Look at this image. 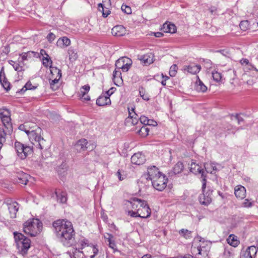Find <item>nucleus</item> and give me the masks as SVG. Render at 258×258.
Here are the masks:
<instances>
[{
    "mask_svg": "<svg viewBox=\"0 0 258 258\" xmlns=\"http://www.w3.org/2000/svg\"><path fill=\"white\" fill-rule=\"evenodd\" d=\"M57 237L65 246H69L73 241L75 231L72 223L68 220H58L53 223Z\"/></svg>",
    "mask_w": 258,
    "mask_h": 258,
    "instance_id": "nucleus-1",
    "label": "nucleus"
},
{
    "mask_svg": "<svg viewBox=\"0 0 258 258\" xmlns=\"http://www.w3.org/2000/svg\"><path fill=\"white\" fill-rule=\"evenodd\" d=\"M19 129L27 134L32 144L37 148L41 150L45 147V141L41 137V129L35 123L26 122L21 124Z\"/></svg>",
    "mask_w": 258,
    "mask_h": 258,
    "instance_id": "nucleus-2",
    "label": "nucleus"
},
{
    "mask_svg": "<svg viewBox=\"0 0 258 258\" xmlns=\"http://www.w3.org/2000/svg\"><path fill=\"white\" fill-rule=\"evenodd\" d=\"M148 177L151 182L153 187L158 190L162 191L167 186L168 181L166 176L160 172L156 166H151L147 169Z\"/></svg>",
    "mask_w": 258,
    "mask_h": 258,
    "instance_id": "nucleus-3",
    "label": "nucleus"
},
{
    "mask_svg": "<svg viewBox=\"0 0 258 258\" xmlns=\"http://www.w3.org/2000/svg\"><path fill=\"white\" fill-rule=\"evenodd\" d=\"M43 224L38 219L32 218L26 221L23 224V231L30 236H36L42 231Z\"/></svg>",
    "mask_w": 258,
    "mask_h": 258,
    "instance_id": "nucleus-4",
    "label": "nucleus"
},
{
    "mask_svg": "<svg viewBox=\"0 0 258 258\" xmlns=\"http://www.w3.org/2000/svg\"><path fill=\"white\" fill-rule=\"evenodd\" d=\"M14 235L18 251L22 254L26 253L31 246L30 240L21 233L15 232Z\"/></svg>",
    "mask_w": 258,
    "mask_h": 258,
    "instance_id": "nucleus-5",
    "label": "nucleus"
},
{
    "mask_svg": "<svg viewBox=\"0 0 258 258\" xmlns=\"http://www.w3.org/2000/svg\"><path fill=\"white\" fill-rule=\"evenodd\" d=\"M143 204L140 205V208L138 209V212L133 211H128V215L132 217H141L142 218H147L150 216L151 209L149 208L147 202L143 201Z\"/></svg>",
    "mask_w": 258,
    "mask_h": 258,
    "instance_id": "nucleus-6",
    "label": "nucleus"
},
{
    "mask_svg": "<svg viewBox=\"0 0 258 258\" xmlns=\"http://www.w3.org/2000/svg\"><path fill=\"white\" fill-rule=\"evenodd\" d=\"M15 147L18 156L21 159H25L32 152V149L30 146H24L18 142L15 143Z\"/></svg>",
    "mask_w": 258,
    "mask_h": 258,
    "instance_id": "nucleus-7",
    "label": "nucleus"
},
{
    "mask_svg": "<svg viewBox=\"0 0 258 258\" xmlns=\"http://www.w3.org/2000/svg\"><path fill=\"white\" fill-rule=\"evenodd\" d=\"M132 64V60L127 57H122L116 60L115 67L117 69H121L123 72H127Z\"/></svg>",
    "mask_w": 258,
    "mask_h": 258,
    "instance_id": "nucleus-8",
    "label": "nucleus"
},
{
    "mask_svg": "<svg viewBox=\"0 0 258 258\" xmlns=\"http://www.w3.org/2000/svg\"><path fill=\"white\" fill-rule=\"evenodd\" d=\"M143 201L138 198H134L130 201H126L124 204L125 212L127 214L128 210L138 212V207H140Z\"/></svg>",
    "mask_w": 258,
    "mask_h": 258,
    "instance_id": "nucleus-9",
    "label": "nucleus"
},
{
    "mask_svg": "<svg viewBox=\"0 0 258 258\" xmlns=\"http://www.w3.org/2000/svg\"><path fill=\"white\" fill-rule=\"evenodd\" d=\"M128 116L125 119V124L127 126H131L139 124L138 116L135 112V108L133 107H128Z\"/></svg>",
    "mask_w": 258,
    "mask_h": 258,
    "instance_id": "nucleus-10",
    "label": "nucleus"
},
{
    "mask_svg": "<svg viewBox=\"0 0 258 258\" xmlns=\"http://www.w3.org/2000/svg\"><path fill=\"white\" fill-rule=\"evenodd\" d=\"M0 118L4 125L7 128L11 127L10 112L7 109H0Z\"/></svg>",
    "mask_w": 258,
    "mask_h": 258,
    "instance_id": "nucleus-11",
    "label": "nucleus"
},
{
    "mask_svg": "<svg viewBox=\"0 0 258 258\" xmlns=\"http://www.w3.org/2000/svg\"><path fill=\"white\" fill-rule=\"evenodd\" d=\"M84 252L86 253V256L87 258H93L98 252L97 245L89 244L86 246Z\"/></svg>",
    "mask_w": 258,
    "mask_h": 258,
    "instance_id": "nucleus-12",
    "label": "nucleus"
},
{
    "mask_svg": "<svg viewBox=\"0 0 258 258\" xmlns=\"http://www.w3.org/2000/svg\"><path fill=\"white\" fill-rule=\"evenodd\" d=\"M257 251V248L255 246H249L244 251L242 252L240 258H253Z\"/></svg>",
    "mask_w": 258,
    "mask_h": 258,
    "instance_id": "nucleus-13",
    "label": "nucleus"
},
{
    "mask_svg": "<svg viewBox=\"0 0 258 258\" xmlns=\"http://www.w3.org/2000/svg\"><path fill=\"white\" fill-rule=\"evenodd\" d=\"M90 87L88 85L82 86L78 93L79 97L80 99L84 101H89L90 100V96L88 95V93L90 91Z\"/></svg>",
    "mask_w": 258,
    "mask_h": 258,
    "instance_id": "nucleus-14",
    "label": "nucleus"
},
{
    "mask_svg": "<svg viewBox=\"0 0 258 258\" xmlns=\"http://www.w3.org/2000/svg\"><path fill=\"white\" fill-rule=\"evenodd\" d=\"M212 192L208 191L207 192H203V193L199 196L200 203L205 206H208L212 202Z\"/></svg>",
    "mask_w": 258,
    "mask_h": 258,
    "instance_id": "nucleus-15",
    "label": "nucleus"
},
{
    "mask_svg": "<svg viewBox=\"0 0 258 258\" xmlns=\"http://www.w3.org/2000/svg\"><path fill=\"white\" fill-rule=\"evenodd\" d=\"M145 160L144 155L140 152L134 154L131 157V162L134 164H142L145 162Z\"/></svg>",
    "mask_w": 258,
    "mask_h": 258,
    "instance_id": "nucleus-16",
    "label": "nucleus"
},
{
    "mask_svg": "<svg viewBox=\"0 0 258 258\" xmlns=\"http://www.w3.org/2000/svg\"><path fill=\"white\" fill-rule=\"evenodd\" d=\"M126 29L122 25L115 26L111 30L112 35L116 37L123 36L126 34Z\"/></svg>",
    "mask_w": 258,
    "mask_h": 258,
    "instance_id": "nucleus-17",
    "label": "nucleus"
},
{
    "mask_svg": "<svg viewBox=\"0 0 258 258\" xmlns=\"http://www.w3.org/2000/svg\"><path fill=\"white\" fill-rule=\"evenodd\" d=\"M139 59L145 65H149L154 61V55L152 53H149L145 55L139 56Z\"/></svg>",
    "mask_w": 258,
    "mask_h": 258,
    "instance_id": "nucleus-18",
    "label": "nucleus"
},
{
    "mask_svg": "<svg viewBox=\"0 0 258 258\" xmlns=\"http://www.w3.org/2000/svg\"><path fill=\"white\" fill-rule=\"evenodd\" d=\"M234 194L237 198L242 200L246 196V189L241 185H237L234 188Z\"/></svg>",
    "mask_w": 258,
    "mask_h": 258,
    "instance_id": "nucleus-19",
    "label": "nucleus"
},
{
    "mask_svg": "<svg viewBox=\"0 0 258 258\" xmlns=\"http://www.w3.org/2000/svg\"><path fill=\"white\" fill-rule=\"evenodd\" d=\"M190 171L195 174H201L202 177L204 176V169L196 162H192L190 165Z\"/></svg>",
    "mask_w": 258,
    "mask_h": 258,
    "instance_id": "nucleus-20",
    "label": "nucleus"
},
{
    "mask_svg": "<svg viewBox=\"0 0 258 258\" xmlns=\"http://www.w3.org/2000/svg\"><path fill=\"white\" fill-rule=\"evenodd\" d=\"M201 69V67L199 64H191L188 66H185L183 68V70L191 74H196L199 73Z\"/></svg>",
    "mask_w": 258,
    "mask_h": 258,
    "instance_id": "nucleus-21",
    "label": "nucleus"
},
{
    "mask_svg": "<svg viewBox=\"0 0 258 258\" xmlns=\"http://www.w3.org/2000/svg\"><path fill=\"white\" fill-rule=\"evenodd\" d=\"M88 142L85 139H82L79 140L75 145L76 149L79 152H81L86 150Z\"/></svg>",
    "mask_w": 258,
    "mask_h": 258,
    "instance_id": "nucleus-22",
    "label": "nucleus"
},
{
    "mask_svg": "<svg viewBox=\"0 0 258 258\" xmlns=\"http://www.w3.org/2000/svg\"><path fill=\"white\" fill-rule=\"evenodd\" d=\"M18 204L16 202H13L8 204V209L10 212V217L15 218L18 210Z\"/></svg>",
    "mask_w": 258,
    "mask_h": 258,
    "instance_id": "nucleus-23",
    "label": "nucleus"
},
{
    "mask_svg": "<svg viewBox=\"0 0 258 258\" xmlns=\"http://www.w3.org/2000/svg\"><path fill=\"white\" fill-rule=\"evenodd\" d=\"M195 89L199 92H205L207 90V87L200 80L198 76H197V81L195 82Z\"/></svg>",
    "mask_w": 258,
    "mask_h": 258,
    "instance_id": "nucleus-24",
    "label": "nucleus"
},
{
    "mask_svg": "<svg viewBox=\"0 0 258 258\" xmlns=\"http://www.w3.org/2000/svg\"><path fill=\"white\" fill-rule=\"evenodd\" d=\"M111 104L110 98L105 96V95H101L96 100V104L98 106H104Z\"/></svg>",
    "mask_w": 258,
    "mask_h": 258,
    "instance_id": "nucleus-25",
    "label": "nucleus"
},
{
    "mask_svg": "<svg viewBox=\"0 0 258 258\" xmlns=\"http://www.w3.org/2000/svg\"><path fill=\"white\" fill-rule=\"evenodd\" d=\"M121 73L119 71L115 70L113 73V81L116 86H119L122 85L123 80L121 76Z\"/></svg>",
    "mask_w": 258,
    "mask_h": 258,
    "instance_id": "nucleus-26",
    "label": "nucleus"
},
{
    "mask_svg": "<svg viewBox=\"0 0 258 258\" xmlns=\"http://www.w3.org/2000/svg\"><path fill=\"white\" fill-rule=\"evenodd\" d=\"M162 30L165 33H174L176 31V28L173 24L165 23L162 26Z\"/></svg>",
    "mask_w": 258,
    "mask_h": 258,
    "instance_id": "nucleus-27",
    "label": "nucleus"
},
{
    "mask_svg": "<svg viewBox=\"0 0 258 258\" xmlns=\"http://www.w3.org/2000/svg\"><path fill=\"white\" fill-rule=\"evenodd\" d=\"M0 82L3 87L7 90L10 89V83L6 78L4 68H3L0 72Z\"/></svg>",
    "mask_w": 258,
    "mask_h": 258,
    "instance_id": "nucleus-28",
    "label": "nucleus"
},
{
    "mask_svg": "<svg viewBox=\"0 0 258 258\" xmlns=\"http://www.w3.org/2000/svg\"><path fill=\"white\" fill-rule=\"evenodd\" d=\"M71 44V40L67 37L59 38L56 42L57 46L60 48H64L69 46Z\"/></svg>",
    "mask_w": 258,
    "mask_h": 258,
    "instance_id": "nucleus-29",
    "label": "nucleus"
},
{
    "mask_svg": "<svg viewBox=\"0 0 258 258\" xmlns=\"http://www.w3.org/2000/svg\"><path fill=\"white\" fill-rule=\"evenodd\" d=\"M30 176L23 172H21L18 173L17 175V181L21 184L26 185L29 180Z\"/></svg>",
    "mask_w": 258,
    "mask_h": 258,
    "instance_id": "nucleus-30",
    "label": "nucleus"
},
{
    "mask_svg": "<svg viewBox=\"0 0 258 258\" xmlns=\"http://www.w3.org/2000/svg\"><path fill=\"white\" fill-rule=\"evenodd\" d=\"M212 75L214 81L218 83H223L225 79L220 72L214 70L212 72Z\"/></svg>",
    "mask_w": 258,
    "mask_h": 258,
    "instance_id": "nucleus-31",
    "label": "nucleus"
},
{
    "mask_svg": "<svg viewBox=\"0 0 258 258\" xmlns=\"http://www.w3.org/2000/svg\"><path fill=\"white\" fill-rule=\"evenodd\" d=\"M35 53L34 51H28L21 53L20 55L21 57V59L19 58L18 61H23L27 60L35 55Z\"/></svg>",
    "mask_w": 258,
    "mask_h": 258,
    "instance_id": "nucleus-32",
    "label": "nucleus"
},
{
    "mask_svg": "<svg viewBox=\"0 0 258 258\" xmlns=\"http://www.w3.org/2000/svg\"><path fill=\"white\" fill-rule=\"evenodd\" d=\"M206 171L210 173H213L217 169L216 164L214 163H207L204 165Z\"/></svg>",
    "mask_w": 258,
    "mask_h": 258,
    "instance_id": "nucleus-33",
    "label": "nucleus"
},
{
    "mask_svg": "<svg viewBox=\"0 0 258 258\" xmlns=\"http://www.w3.org/2000/svg\"><path fill=\"white\" fill-rule=\"evenodd\" d=\"M184 169V165L181 162H178L173 167L172 171L174 174L181 173Z\"/></svg>",
    "mask_w": 258,
    "mask_h": 258,
    "instance_id": "nucleus-34",
    "label": "nucleus"
},
{
    "mask_svg": "<svg viewBox=\"0 0 258 258\" xmlns=\"http://www.w3.org/2000/svg\"><path fill=\"white\" fill-rule=\"evenodd\" d=\"M60 78L55 77V76L50 77L49 79V83L51 88L55 90L57 89L58 86L56 84L58 83V81Z\"/></svg>",
    "mask_w": 258,
    "mask_h": 258,
    "instance_id": "nucleus-35",
    "label": "nucleus"
},
{
    "mask_svg": "<svg viewBox=\"0 0 258 258\" xmlns=\"http://www.w3.org/2000/svg\"><path fill=\"white\" fill-rule=\"evenodd\" d=\"M227 241L230 245L236 247L239 244V241L237 240L236 236L234 235H230L227 239Z\"/></svg>",
    "mask_w": 258,
    "mask_h": 258,
    "instance_id": "nucleus-36",
    "label": "nucleus"
},
{
    "mask_svg": "<svg viewBox=\"0 0 258 258\" xmlns=\"http://www.w3.org/2000/svg\"><path fill=\"white\" fill-rule=\"evenodd\" d=\"M22 61L17 62L12 60L9 61V63L13 66L14 70L18 72L24 71L23 67L20 63Z\"/></svg>",
    "mask_w": 258,
    "mask_h": 258,
    "instance_id": "nucleus-37",
    "label": "nucleus"
},
{
    "mask_svg": "<svg viewBox=\"0 0 258 258\" xmlns=\"http://www.w3.org/2000/svg\"><path fill=\"white\" fill-rule=\"evenodd\" d=\"M51 76L50 77L55 76V77L61 78V71L56 67H51L50 69Z\"/></svg>",
    "mask_w": 258,
    "mask_h": 258,
    "instance_id": "nucleus-38",
    "label": "nucleus"
},
{
    "mask_svg": "<svg viewBox=\"0 0 258 258\" xmlns=\"http://www.w3.org/2000/svg\"><path fill=\"white\" fill-rule=\"evenodd\" d=\"M42 61L44 67L46 68L49 67L50 69H51V67H52L51 66L52 61L48 55H47V56H43L42 58Z\"/></svg>",
    "mask_w": 258,
    "mask_h": 258,
    "instance_id": "nucleus-39",
    "label": "nucleus"
},
{
    "mask_svg": "<svg viewBox=\"0 0 258 258\" xmlns=\"http://www.w3.org/2000/svg\"><path fill=\"white\" fill-rule=\"evenodd\" d=\"M55 194L56 195L57 201L61 203H64L66 202L67 199L66 197V194L65 192H55Z\"/></svg>",
    "mask_w": 258,
    "mask_h": 258,
    "instance_id": "nucleus-40",
    "label": "nucleus"
},
{
    "mask_svg": "<svg viewBox=\"0 0 258 258\" xmlns=\"http://www.w3.org/2000/svg\"><path fill=\"white\" fill-rule=\"evenodd\" d=\"M149 132V128L146 125H143L138 133L140 136L145 137L148 135Z\"/></svg>",
    "mask_w": 258,
    "mask_h": 258,
    "instance_id": "nucleus-41",
    "label": "nucleus"
},
{
    "mask_svg": "<svg viewBox=\"0 0 258 258\" xmlns=\"http://www.w3.org/2000/svg\"><path fill=\"white\" fill-rule=\"evenodd\" d=\"M179 233L186 239H189L191 237V232L187 229H182L179 231Z\"/></svg>",
    "mask_w": 258,
    "mask_h": 258,
    "instance_id": "nucleus-42",
    "label": "nucleus"
},
{
    "mask_svg": "<svg viewBox=\"0 0 258 258\" xmlns=\"http://www.w3.org/2000/svg\"><path fill=\"white\" fill-rule=\"evenodd\" d=\"M6 134L4 128L0 127V149H1L3 144L6 141Z\"/></svg>",
    "mask_w": 258,
    "mask_h": 258,
    "instance_id": "nucleus-43",
    "label": "nucleus"
},
{
    "mask_svg": "<svg viewBox=\"0 0 258 258\" xmlns=\"http://www.w3.org/2000/svg\"><path fill=\"white\" fill-rule=\"evenodd\" d=\"M116 175L120 181L125 179L126 177L125 172L122 170L119 169L116 173Z\"/></svg>",
    "mask_w": 258,
    "mask_h": 258,
    "instance_id": "nucleus-44",
    "label": "nucleus"
},
{
    "mask_svg": "<svg viewBox=\"0 0 258 258\" xmlns=\"http://www.w3.org/2000/svg\"><path fill=\"white\" fill-rule=\"evenodd\" d=\"M98 9L102 13V16L104 17H107L110 14V12L109 10L104 11L103 5L101 3H99L98 5Z\"/></svg>",
    "mask_w": 258,
    "mask_h": 258,
    "instance_id": "nucleus-45",
    "label": "nucleus"
},
{
    "mask_svg": "<svg viewBox=\"0 0 258 258\" xmlns=\"http://www.w3.org/2000/svg\"><path fill=\"white\" fill-rule=\"evenodd\" d=\"M108 235V237L107 238V241L109 243V246L115 250L116 248V244L114 241L112 240L113 236L111 234H107Z\"/></svg>",
    "mask_w": 258,
    "mask_h": 258,
    "instance_id": "nucleus-46",
    "label": "nucleus"
},
{
    "mask_svg": "<svg viewBox=\"0 0 258 258\" xmlns=\"http://www.w3.org/2000/svg\"><path fill=\"white\" fill-rule=\"evenodd\" d=\"M69 59L72 61H75L78 58L77 53L73 49L69 50Z\"/></svg>",
    "mask_w": 258,
    "mask_h": 258,
    "instance_id": "nucleus-47",
    "label": "nucleus"
},
{
    "mask_svg": "<svg viewBox=\"0 0 258 258\" xmlns=\"http://www.w3.org/2000/svg\"><path fill=\"white\" fill-rule=\"evenodd\" d=\"M36 87L32 85V83L28 81L24 86V87L21 89L22 92H25L27 90H32L35 89Z\"/></svg>",
    "mask_w": 258,
    "mask_h": 258,
    "instance_id": "nucleus-48",
    "label": "nucleus"
},
{
    "mask_svg": "<svg viewBox=\"0 0 258 258\" xmlns=\"http://www.w3.org/2000/svg\"><path fill=\"white\" fill-rule=\"evenodd\" d=\"M249 22L247 21H241L239 24L240 28L242 31H246L249 28Z\"/></svg>",
    "mask_w": 258,
    "mask_h": 258,
    "instance_id": "nucleus-49",
    "label": "nucleus"
},
{
    "mask_svg": "<svg viewBox=\"0 0 258 258\" xmlns=\"http://www.w3.org/2000/svg\"><path fill=\"white\" fill-rule=\"evenodd\" d=\"M140 122L139 124H152L150 123V120L148 119V118L145 116H141L140 118Z\"/></svg>",
    "mask_w": 258,
    "mask_h": 258,
    "instance_id": "nucleus-50",
    "label": "nucleus"
},
{
    "mask_svg": "<svg viewBox=\"0 0 258 258\" xmlns=\"http://www.w3.org/2000/svg\"><path fill=\"white\" fill-rule=\"evenodd\" d=\"M177 67L176 64L172 65L169 70V75L171 77H174L177 73Z\"/></svg>",
    "mask_w": 258,
    "mask_h": 258,
    "instance_id": "nucleus-51",
    "label": "nucleus"
},
{
    "mask_svg": "<svg viewBox=\"0 0 258 258\" xmlns=\"http://www.w3.org/2000/svg\"><path fill=\"white\" fill-rule=\"evenodd\" d=\"M121 10L126 14H131L132 13V9L130 7L125 5H122L121 6Z\"/></svg>",
    "mask_w": 258,
    "mask_h": 258,
    "instance_id": "nucleus-52",
    "label": "nucleus"
},
{
    "mask_svg": "<svg viewBox=\"0 0 258 258\" xmlns=\"http://www.w3.org/2000/svg\"><path fill=\"white\" fill-rule=\"evenodd\" d=\"M87 240L86 239H83L79 241V245L81 246V249H86V246L89 245Z\"/></svg>",
    "mask_w": 258,
    "mask_h": 258,
    "instance_id": "nucleus-53",
    "label": "nucleus"
},
{
    "mask_svg": "<svg viewBox=\"0 0 258 258\" xmlns=\"http://www.w3.org/2000/svg\"><path fill=\"white\" fill-rule=\"evenodd\" d=\"M46 38H47V39L48 40V41L49 42L51 43L52 41H53L54 40V39L56 38V36L53 33L50 32L47 35Z\"/></svg>",
    "mask_w": 258,
    "mask_h": 258,
    "instance_id": "nucleus-54",
    "label": "nucleus"
},
{
    "mask_svg": "<svg viewBox=\"0 0 258 258\" xmlns=\"http://www.w3.org/2000/svg\"><path fill=\"white\" fill-rule=\"evenodd\" d=\"M243 207L245 208L250 207L252 206V203L249 202L248 199H245L242 204Z\"/></svg>",
    "mask_w": 258,
    "mask_h": 258,
    "instance_id": "nucleus-55",
    "label": "nucleus"
},
{
    "mask_svg": "<svg viewBox=\"0 0 258 258\" xmlns=\"http://www.w3.org/2000/svg\"><path fill=\"white\" fill-rule=\"evenodd\" d=\"M115 89L114 88H111L109 90L106 91L104 95H105V96H108L109 98L110 95H111L114 91Z\"/></svg>",
    "mask_w": 258,
    "mask_h": 258,
    "instance_id": "nucleus-56",
    "label": "nucleus"
},
{
    "mask_svg": "<svg viewBox=\"0 0 258 258\" xmlns=\"http://www.w3.org/2000/svg\"><path fill=\"white\" fill-rule=\"evenodd\" d=\"M140 93L141 97L144 100L148 101L149 100L150 98L147 94L143 93L142 91H140Z\"/></svg>",
    "mask_w": 258,
    "mask_h": 258,
    "instance_id": "nucleus-57",
    "label": "nucleus"
},
{
    "mask_svg": "<svg viewBox=\"0 0 258 258\" xmlns=\"http://www.w3.org/2000/svg\"><path fill=\"white\" fill-rule=\"evenodd\" d=\"M202 177L203 178V180H202V189H203V191L205 192V189L206 188V181L205 177L204 175Z\"/></svg>",
    "mask_w": 258,
    "mask_h": 258,
    "instance_id": "nucleus-58",
    "label": "nucleus"
},
{
    "mask_svg": "<svg viewBox=\"0 0 258 258\" xmlns=\"http://www.w3.org/2000/svg\"><path fill=\"white\" fill-rule=\"evenodd\" d=\"M102 2L104 4V5H103V6L105 5L106 6H109L111 5L110 0H103Z\"/></svg>",
    "mask_w": 258,
    "mask_h": 258,
    "instance_id": "nucleus-59",
    "label": "nucleus"
},
{
    "mask_svg": "<svg viewBox=\"0 0 258 258\" xmlns=\"http://www.w3.org/2000/svg\"><path fill=\"white\" fill-rule=\"evenodd\" d=\"M154 36L156 37H161L163 36V34L161 32H155L154 33Z\"/></svg>",
    "mask_w": 258,
    "mask_h": 258,
    "instance_id": "nucleus-60",
    "label": "nucleus"
},
{
    "mask_svg": "<svg viewBox=\"0 0 258 258\" xmlns=\"http://www.w3.org/2000/svg\"><path fill=\"white\" fill-rule=\"evenodd\" d=\"M41 55L42 56V57H43V56H47V55H48L45 50H43V49H41L40 50V52Z\"/></svg>",
    "mask_w": 258,
    "mask_h": 258,
    "instance_id": "nucleus-61",
    "label": "nucleus"
},
{
    "mask_svg": "<svg viewBox=\"0 0 258 258\" xmlns=\"http://www.w3.org/2000/svg\"><path fill=\"white\" fill-rule=\"evenodd\" d=\"M150 123L153 124L152 125H156L157 124V122L152 120H150Z\"/></svg>",
    "mask_w": 258,
    "mask_h": 258,
    "instance_id": "nucleus-62",
    "label": "nucleus"
},
{
    "mask_svg": "<svg viewBox=\"0 0 258 258\" xmlns=\"http://www.w3.org/2000/svg\"><path fill=\"white\" fill-rule=\"evenodd\" d=\"M101 216H102V217L103 218L104 220L106 221L107 218V216L106 215L105 216L104 214H101Z\"/></svg>",
    "mask_w": 258,
    "mask_h": 258,
    "instance_id": "nucleus-63",
    "label": "nucleus"
},
{
    "mask_svg": "<svg viewBox=\"0 0 258 258\" xmlns=\"http://www.w3.org/2000/svg\"><path fill=\"white\" fill-rule=\"evenodd\" d=\"M161 84H162V85L165 86L166 85V80H163V81H162Z\"/></svg>",
    "mask_w": 258,
    "mask_h": 258,
    "instance_id": "nucleus-64",
    "label": "nucleus"
}]
</instances>
